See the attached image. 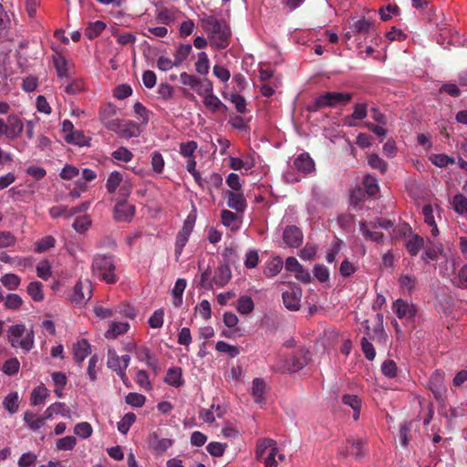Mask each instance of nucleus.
I'll use <instances>...</instances> for the list:
<instances>
[{
	"mask_svg": "<svg viewBox=\"0 0 467 467\" xmlns=\"http://www.w3.org/2000/svg\"><path fill=\"white\" fill-rule=\"evenodd\" d=\"M285 306L289 310H297L300 306V291L294 289L285 291L282 295Z\"/></svg>",
	"mask_w": 467,
	"mask_h": 467,
	"instance_id": "nucleus-23",
	"label": "nucleus"
},
{
	"mask_svg": "<svg viewBox=\"0 0 467 467\" xmlns=\"http://www.w3.org/2000/svg\"><path fill=\"white\" fill-rule=\"evenodd\" d=\"M135 207L122 200L116 203L114 217L119 222H130L134 215Z\"/></svg>",
	"mask_w": 467,
	"mask_h": 467,
	"instance_id": "nucleus-15",
	"label": "nucleus"
},
{
	"mask_svg": "<svg viewBox=\"0 0 467 467\" xmlns=\"http://www.w3.org/2000/svg\"><path fill=\"white\" fill-rule=\"evenodd\" d=\"M204 106L212 112H217L222 109H226V106L212 92H204Z\"/></svg>",
	"mask_w": 467,
	"mask_h": 467,
	"instance_id": "nucleus-26",
	"label": "nucleus"
},
{
	"mask_svg": "<svg viewBox=\"0 0 467 467\" xmlns=\"http://www.w3.org/2000/svg\"><path fill=\"white\" fill-rule=\"evenodd\" d=\"M231 270L226 265H220L216 268L213 281L219 286L225 285L231 279Z\"/></svg>",
	"mask_w": 467,
	"mask_h": 467,
	"instance_id": "nucleus-25",
	"label": "nucleus"
},
{
	"mask_svg": "<svg viewBox=\"0 0 467 467\" xmlns=\"http://www.w3.org/2000/svg\"><path fill=\"white\" fill-rule=\"evenodd\" d=\"M164 381L175 388L183 385L182 369L180 368H170L165 376Z\"/></svg>",
	"mask_w": 467,
	"mask_h": 467,
	"instance_id": "nucleus-29",
	"label": "nucleus"
},
{
	"mask_svg": "<svg viewBox=\"0 0 467 467\" xmlns=\"http://www.w3.org/2000/svg\"><path fill=\"white\" fill-rule=\"evenodd\" d=\"M23 128V123L17 115H9L6 119L5 136L8 139L17 138L22 133Z\"/></svg>",
	"mask_w": 467,
	"mask_h": 467,
	"instance_id": "nucleus-17",
	"label": "nucleus"
},
{
	"mask_svg": "<svg viewBox=\"0 0 467 467\" xmlns=\"http://www.w3.org/2000/svg\"><path fill=\"white\" fill-rule=\"evenodd\" d=\"M19 397L17 392L8 394L4 400L5 409L11 414L16 413L18 410Z\"/></svg>",
	"mask_w": 467,
	"mask_h": 467,
	"instance_id": "nucleus-46",
	"label": "nucleus"
},
{
	"mask_svg": "<svg viewBox=\"0 0 467 467\" xmlns=\"http://www.w3.org/2000/svg\"><path fill=\"white\" fill-rule=\"evenodd\" d=\"M56 239L51 236L47 235L37 241L35 244V252L36 253H44L45 251L48 250L49 248H52L55 246Z\"/></svg>",
	"mask_w": 467,
	"mask_h": 467,
	"instance_id": "nucleus-48",
	"label": "nucleus"
},
{
	"mask_svg": "<svg viewBox=\"0 0 467 467\" xmlns=\"http://www.w3.org/2000/svg\"><path fill=\"white\" fill-rule=\"evenodd\" d=\"M198 148V144L194 140H189L186 142H182L180 144V154L185 158L194 157V152Z\"/></svg>",
	"mask_w": 467,
	"mask_h": 467,
	"instance_id": "nucleus-52",
	"label": "nucleus"
},
{
	"mask_svg": "<svg viewBox=\"0 0 467 467\" xmlns=\"http://www.w3.org/2000/svg\"><path fill=\"white\" fill-rule=\"evenodd\" d=\"M76 444L77 439L74 436H66L57 441L56 447L59 451H70Z\"/></svg>",
	"mask_w": 467,
	"mask_h": 467,
	"instance_id": "nucleus-53",
	"label": "nucleus"
},
{
	"mask_svg": "<svg viewBox=\"0 0 467 467\" xmlns=\"http://www.w3.org/2000/svg\"><path fill=\"white\" fill-rule=\"evenodd\" d=\"M26 331V327L23 324L12 326L7 330L8 341L14 348L20 347L26 351H29L34 345V333L33 330L26 333V337L22 339L21 337Z\"/></svg>",
	"mask_w": 467,
	"mask_h": 467,
	"instance_id": "nucleus-4",
	"label": "nucleus"
},
{
	"mask_svg": "<svg viewBox=\"0 0 467 467\" xmlns=\"http://www.w3.org/2000/svg\"><path fill=\"white\" fill-rule=\"evenodd\" d=\"M91 348L87 339H80L73 345V356L77 363L80 364L90 354Z\"/></svg>",
	"mask_w": 467,
	"mask_h": 467,
	"instance_id": "nucleus-20",
	"label": "nucleus"
},
{
	"mask_svg": "<svg viewBox=\"0 0 467 467\" xmlns=\"http://www.w3.org/2000/svg\"><path fill=\"white\" fill-rule=\"evenodd\" d=\"M27 293L34 301H42L44 299L42 283L38 281L31 282L27 286Z\"/></svg>",
	"mask_w": 467,
	"mask_h": 467,
	"instance_id": "nucleus-39",
	"label": "nucleus"
},
{
	"mask_svg": "<svg viewBox=\"0 0 467 467\" xmlns=\"http://www.w3.org/2000/svg\"><path fill=\"white\" fill-rule=\"evenodd\" d=\"M353 99L352 92L326 91L320 93L306 107L309 112H317L321 109H337L347 106Z\"/></svg>",
	"mask_w": 467,
	"mask_h": 467,
	"instance_id": "nucleus-2",
	"label": "nucleus"
},
{
	"mask_svg": "<svg viewBox=\"0 0 467 467\" xmlns=\"http://www.w3.org/2000/svg\"><path fill=\"white\" fill-rule=\"evenodd\" d=\"M282 268H283L282 259L280 257H274L273 259H271L270 261L267 262V264L265 267V270H264V274L267 277H274L277 274L280 273Z\"/></svg>",
	"mask_w": 467,
	"mask_h": 467,
	"instance_id": "nucleus-34",
	"label": "nucleus"
},
{
	"mask_svg": "<svg viewBox=\"0 0 467 467\" xmlns=\"http://www.w3.org/2000/svg\"><path fill=\"white\" fill-rule=\"evenodd\" d=\"M180 81L182 85L192 88L200 96L204 95V92H212L213 90V85L209 79L202 80L196 76L186 72H182L180 75Z\"/></svg>",
	"mask_w": 467,
	"mask_h": 467,
	"instance_id": "nucleus-7",
	"label": "nucleus"
},
{
	"mask_svg": "<svg viewBox=\"0 0 467 467\" xmlns=\"http://www.w3.org/2000/svg\"><path fill=\"white\" fill-rule=\"evenodd\" d=\"M254 308V304L251 296H242L236 302V309L242 315L250 314Z\"/></svg>",
	"mask_w": 467,
	"mask_h": 467,
	"instance_id": "nucleus-36",
	"label": "nucleus"
},
{
	"mask_svg": "<svg viewBox=\"0 0 467 467\" xmlns=\"http://www.w3.org/2000/svg\"><path fill=\"white\" fill-rule=\"evenodd\" d=\"M124 181L122 174L119 171H112L106 182V189L109 193H114Z\"/></svg>",
	"mask_w": 467,
	"mask_h": 467,
	"instance_id": "nucleus-37",
	"label": "nucleus"
},
{
	"mask_svg": "<svg viewBox=\"0 0 467 467\" xmlns=\"http://www.w3.org/2000/svg\"><path fill=\"white\" fill-rule=\"evenodd\" d=\"M125 401L132 407L141 408L145 404L146 397L137 392H130L126 396Z\"/></svg>",
	"mask_w": 467,
	"mask_h": 467,
	"instance_id": "nucleus-55",
	"label": "nucleus"
},
{
	"mask_svg": "<svg viewBox=\"0 0 467 467\" xmlns=\"http://www.w3.org/2000/svg\"><path fill=\"white\" fill-rule=\"evenodd\" d=\"M156 17L161 24L171 25L174 21V14L168 8H161L157 11Z\"/></svg>",
	"mask_w": 467,
	"mask_h": 467,
	"instance_id": "nucleus-62",
	"label": "nucleus"
},
{
	"mask_svg": "<svg viewBox=\"0 0 467 467\" xmlns=\"http://www.w3.org/2000/svg\"><path fill=\"white\" fill-rule=\"evenodd\" d=\"M54 413L60 414L65 418H72V411L70 408L63 402H55L45 410L46 418L48 420L52 419Z\"/></svg>",
	"mask_w": 467,
	"mask_h": 467,
	"instance_id": "nucleus-22",
	"label": "nucleus"
},
{
	"mask_svg": "<svg viewBox=\"0 0 467 467\" xmlns=\"http://www.w3.org/2000/svg\"><path fill=\"white\" fill-rule=\"evenodd\" d=\"M136 420V415L132 412L126 413L120 421L118 422V431L122 434H127L131 425Z\"/></svg>",
	"mask_w": 467,
	"mask_h": 467,
	"instance_id": "nucleus-44",
	"label": "nucleus"
},
{
	"mask_svg": "<svg viewBox=\"0 0 467 467\" xmlns=\"http://www.w3.org/2000/svg\"><path fill=\"white\" fill-rule=\"evenodd\" d=\"M400 231L404 235L409 232V235L406 238L404 245L410 256H416L420 249L424 247L425 241L423 237L417 234H413L409 224H403Z\"/></svg>",
	"mask_w": 467,
	"mask_h": 467,
	"instance_id": "nucleus-8",
	"label": "nucleus"
},
{
	"mask_svg": "<svg viewBox=\"0 0 467 467\" xmlns=\"http://www.w3.org/2000/svg\"><path fill=\"white\" fill-rule=\"evenodd\" d=\"M2 285L8 290H16L18 288L21 279L16 274H5L0 279Z\"/></svg>",
	"mask_w": 467,
	"mask_h": 467,
	"instance_id": "nucleus-42",
	"label": "nucleus"
},
{
	"mask_svg": "<svg viewBox=\"0 0 467 467\" xmlns=\"http://www.w3.org/2000/svg\"><path fill=\"white\" fill-rule=\"evenodd\" d=\"M47 420L48 419L46 418L45 413L42 416H38L31 411H26L24 414L25 422L33 431L39 430L41 427H43Z\"/></svg>",
	"mask_w": 467,
	"mask_h": 467,
	"instance_id": "nucleus-24",
	"label": "nucleus"
},
{
	"mask_svg": "<svg viewBox=\"0 0 467 467\" xmlns=\"http://www.w3.org/2000/svg\"><path fill=\"white\" fill-rule=\"evenodd\" d=\"M106 27V24L100 20L89 23L85 30V36L93 39L97 37Z\"/></svg>",
	"mask_w": 467,
	"mask_h": 467,
	"instance_id": "nucleus-40",
	"label": "nucleus"
},
{
	"mask_svg": "<svg viewBox=\"0 0 467 467\" xmlns=\"http://www.w3.org/2000/svg\"><path fill=\"white\" fill-rule=\"evenodd\" d=\"M215 348L217 351L228 354L231 358H235L240 354V349L236 346L230 345L224 341H218Z\"/></svg>",
	"mask_w": 467,
	"mask_h": 467,
	"instance_id": "nucleus-49",
	"label": "nucleus"
},
{
	"mask_svg": "<svg viewBox=\"0 0 467 467\" xmlns=\"http://www.w3.org/2000/svg\"><path fill=\"white\" fill-rule=\"evenodd\" d=\"M48 396V389L43 385L35 388L30 396V404L36 406L42 404Z\"/></svg>",
	"mask_w": 467,
	"mask_h": 467,
	"instance_id": "nucleus-33",
	"label": "nucleus"
},
{
	"mask_svg": "<svg viewBox=\"0 0 467 467\" xmlns=\"http://www.w3.org/2000/svg\"><path fill=\"white\" fill-rule=\"evenodd\" d=\"M20 363L16 358L7 359L3 365V372L12 376L18 372Z\"/></svg>",
	"mask_w": 467,
	"mask_h": 467,
	"instance_id": "nucleus-63",
	"label": "nucleus"
},
{
	"mask_svg": "<svg viewBox=\"0 0 467 467\" xmlns=\"http://www.w3.org/2000/svg\"><path fill=\"white\" fill-rule=\"evenodd\" d=\"M266 384L263 379L255 378L252 383V395L254 401L262 403L265 400Z\"/></svg>",
	"mask_w": 467,
	"mask_h": 467,
	"instance_id": "nucleus-27",
	"label": "nucleus"
},
{
	"mask_svg": "<svg viewBox=\"0 0 467 467\" xmlns=\"http://www.w3.org/2000/svg\"><path fill=\"white\" fill-rule=\"evenodd\" d=\"M53 65L59 78L68 77L67 61L62 54L56 53V55L53 56Z\"/></svg>",
	"mask_w": 467,
	"mask_h": 467,
	"instance_id": "nucleus-32",
	"label": "nucleus"
},
{
	"mask_svg": "<svg viewBox=\"0 0 467 467\" xmlns=\"http://www.w3.org/2000/svg\"><path fill=\"white\" fill-rule=\"evenodd\" d=\"M194 221L188 217L183 223L182 230L178 233L175 242L174 254L176 260L182 255L183 247L186 245L193 229Z\"/></svg>",
	"mask_w": 467,
	"mask_h": 467,
	"instance_id": "nucleus-9",
	"label": "nucleus"
},
{
	"mask_svg": "<svg viewBox=\"0 0 467 467\" xmlns=\"http://www.w3.org/2000/svg\"><path fill=\"white\" fill-rule=\"evenodd\" d=\"M190 44H180L174 54L175 67L180 66L190 55L192 51Z\"/></svg>",
	"mask_w": 467,
	"mask_h": 467,
	"instance_id": "nucleus-41",
	"label": "nucleus"
},
{
	"mask_svg": "<svg viewBox=\"0 0 467 467\" xmlns=\"http://www.w3.org/2000/svg\"><path fill=\"white\" fill-rule=\"evenodd\" d=\"M373 28V22L368 19H359L353 24L354 34L366 35Z\"/></svg>",
	"mask_w": 467,
	"mask_h": 467,
	"instance_id": "nucleus-45",
	"label": "nucleus"
},
{
	"mask_svg": "<svg viewBox=\"0 0 467 467\" xmlns=\"http://www.w3.org/2000/svg\"><path fill=\"white\" fill-rule=\"evenodd\" d=\"M310 360V353L307 349L300 348L288 359V369L296 372L305 368Z\"/></svg>",
	"mask_w": 467,
	"mask_h": 467,
	"instance_id": "nucleus-10",
	"label": "nucleus"
},
{
	"mask_svg": "<svg viewBox=\"0 0 467 467\" xmlns=\"http://www.w3.org/2000/svg\"><path fill=\"white\" fill-rule=\"evenodd\" d=\"M226 448V443L217 441H212L206 446L207 451L213 457H222Z\"/></svg>",
	"mask_w": 467,
	"mask_h": 467,
	"instance_id": "nucleus-58",
	"label": "nucleus"
},
{
	"mask_svg": "<svg viewBox=\"0 0 467 467\" xmlns=\"http://www.w3.org/2000/svg\"><path fill=\"white\" fill-rule=\"evenodd\" d=\"M392 309L400 319H411L417 313L416 306L413 304H409L403 299H397L393 303Z\"/></svg>",
	"mask_w": 467,
	"mask_h": 467,
	"instance_id": "nucleus-12",
	"label": "nucleus"
},
{
	"mask_svg": "<svg viewBox=\"0 0 467 467\" xmlns=\"http://www.w3.org/2000/svg\"><path fill=\"white\" fill-rule=\"evenodd\" d=\"M363 184L368 195L374 196L379 192V184L377 179L372 175H366L363 180Z\"/></svg>",
	"mask_w": 467,
	"mask_h": 467,
	"instance_id": "nucleus-51",
	"label": "nucleus"
},
{
	"mask_svg": "<svg viewBox=\"0 0 467 467\" xmlns=\"http://www.w3.org/2000/svg\"><path fill=\"white\" fill-rule=\"evenodd\" d=\"M452 207L459 214L467 213V198L462 194H456L452 199Z\"/></svg>",
	"mask_w": 467,
	"mask_h": 467,
	"instance_id": "nucleus-54",
	"label": "nucleus"
},
{
	"mask_svg": "<svg viewBox=\"0 0 467 467\" xmlns=\"http://www.w3.org/2000/svg\"><path fill=\"white\" fill-rule=\"evenodd\" d=\"M418 279L413 275L402 274L399 278V285L403 291L411 295L416 288Z\"/></svg>",
	"mask_w": 467,
	"mask_h": 467,
	"instance_id": "nucleus-30",
	"label": "nucleus"
},
{
	"mask_svg": "<svg viewBox=\"0 0 467 467\" xmlns=\"http://www.w3.org/2000/svg\"><path fill=\"white\" fill-rule=\"evenodd\" d=\"M210 68L209 58L205 52L198 54V59L195 63V70L200 75L205 76L208 74Z\"/></svg>",
	"mask_w": 467,
	"mask_h": 467,
	"instance_id": "nucleus-43",
	"label": "nucleus"
},
{
	"mask_svg": "<svg viewBox=\"0 0 467 467\" xmlns=\"http://www.w3.org/2000/svg\"><path fill=\"white\" fill-rule=\"evenodd\" d=\"M359 231L367 240H370L378 244L383 241L384 234L380 232H373L369 230L365 222H360Z\"/></svg>",
	"mask_w": 467,
	"mask_h": 467,
	"instance_id": "nucleus-38",
	"label": "nucleus"
},
{
	"mask_svg": "<svg viewBox=\"0 0 467 467\" xmlns=\"http://www.w3.org/2000/svg\"><path fill=\"white\" fill-rule=\"evenodd\" d=\"M342 403L353 410V418L355 420H358L360 413L361 400L357 395L344 394L342 396Z\"/></svg>",
	"mask_w": 467,
	"mask_h": 467,
	"instance_id": "nucleus-28",
	"label": "nucleus"
},
{
	"mask_svg": "<svg viewBox=\"0 0 467 467\" xmlns=\"http://www.w3.org/2000/svg\"><path fill=\"white\" fill-rule=\"evenodd\" d=\"M283 240L289 247H299L303 243V233L296 225H288L284 229Z\"/></svg>",
	"mask_w": 467,
	"mask_h": 467,
	"instance_id": "nucleus-11",
	"label": "nucleus"
},
{
	"mask_svg": "<svg viewBox=\"0 0 467 467\" xmlns=\"http://www.w3.org/2000/svg\"><path fill=\"white\" fill-rule=\"evenodd\" d=\"M442 253V245L440 243L428 240L425 252L421 255V260L428 264L430 261H437Z\"/></svg>",
	"mask_w": 467,
	"mask_h": 467,
	"instance_id": "nucleus-19",
	"label": "nucleus"
},
{
	"mask_svg": "<svg viewBox=\"0 0 467 467\" xmlns=\"http://www.w3.org/2000/svg\"><path fill=\"white\" fill-rule=\"evenodd\" d=\"M107 130L117 133L122 139H130L140 135L139 126L131 120L119 119L107 122Z\"/></svg>",
	"mask_w": 467,
	"mask_h": 467,
	"instance_id": "nucleus-6",
	"label": "nucleus"
},
{
	"mask_svg": "<svg viewBox=\"0 0 467 467\" xmlns=\"http://www.w3.org/2000/svg\"><path fill=\"white\" fill-rule=\"evenodd\" d=\"M92 432L93 429L87 421L79 422L74 428V433L83 439L90 437Z\"/></svg>",
	"mask_w": 467,
	"mask_h": 467,
	"instance_id": "nucleus-56",
	"label": "nucleus"
},
{
	"mask_svg": "<svg viewBox=\"0 0 467 467\" xmlns=\"http://www.w3.org/2000/svg\"><path fill=\"white\" fill-rule=\"evenodd\" d=\"M23 304L21 296L17 294H8L5 299V306L10 310L18 309Z\"/></svg>",
	"mask_w": 467,
	"mask_h": 467,
	"instance_id": "nucleus-57",
	"label": "nucleus"
},
{
	"mask_svg": "<svg viewBox=\"0 0 467 467\" xmlns=\"http://www.w3.org/2000/svg\"><path fill=\"white\" fill-rule=\"evenodd\" d=\"M149 444L155 453L162 454L173 444V441L168 438H160L154 432L150 435Z\"/></svg>",
	"mask_w": 467,
	"mask_h": 467,
	"instance_id": "nucleus-18",
	"label": "nucleus"
},
{
	"mask_svg": "<svg viewBox=\"0 0 467 467\" xmlns=\"http://www.w3.org/2000/svg\"><path fill=\"white\" fill-rule=\"evenodd\" d=\"M107 366L115 372L122 369L120 358L113 348L108 349Z\"/></svg>",
	"mask_w": 467,
	"mask_h": 467,
	"instance_id": "nucleus-50",
	"label": "nucleus"
},
{
	"mask_svg": "<svg viewBox=\"0 0 467 467\" xmlns=\"http://www.w3.org/2000/svg\"><path fill=\"white\" fill-rule=\"evenodd\" d=\"M130 328L129 323L113 322L108 331L105 333L107 338H115L118 336L126 333Z\"/></svg>",
	"mask_w": 467,
	"mask_h": 467,
	"instance_id": "nucleus-35",
	"label": "nucleus"
},
{
	"mask_svg": "<svg viewBox=\"0 0 467 467\" xmlns=\"http://www.w3.org/2000/svg\"><path fill=\"white\" fill-rule=\"evenodd\" d=\"M115 269L113 255L97 254L94 256L91 265L92 273L107 284H115L118 281Z\"/></svg>",
	"mask_w": 467,
	"mask_h": 467,
	"instance_id": "nucleus-3",
	"label": "nucleus"
},
{
	"mask_svg": "<svg viewBox=\"0 0 467 467\" xmlns=\"http://www.w3.org/2000/svg\"><path fill=\"white\" fill-rule=\"evenodd\" d=\"M224 195L227 198V206L229 208L235 210L237 213H244L245 211L247 202L244 193L226 191Z\"/></svg>",
	"mask_w": 467,
	"mask_h": 467,
	"instance_id": "nucleus-16",
	"label": "nucleus"
},
{
	"mask_svg": "<svg viewBox=\"0 0 467 467\" xmlns=\"http://www.w3.org/2000/svg\"><path fill=\"white\" fill-rule=\"evenodd\" d=\"M428 388L432 392L435 400L441 406L445 405L447 398V387L445 385V373L442 370H435L428 380Z\"/></svg>",
	"mask_w": 467,
	"mask_h": 467,
	"instance_id": "nucleus-5",
	"label": "nucleus"
},
{
	"mask_svg": "<svg viewBox=\"0 0 467 467\" xmlns=\"http://www.w3.org/2000/svg\"><path fill=\"white\" fill-rule=\"evenodd\" d=\"M135 356L138 360L145 362L154 372L160 370L159 361L147 347H134Z\"/></svg>",
	"mask_w": 467,
	"mask_h": 467,
	"instance_id": "nucleus-14",
	"label": "nucleus"
},
{
	"mask_svg": "<svg viewBox=\"0 0 467 467\" xmlns=\"http://www.w3.org/2000/svg\"><path fill=\"white\" fill-rule=\"evenodd\" d=\"M117 109L116 107L109 104L107 105L100 112H99V119L103 124V126L107 129V122L108 121H114L117 119H114L113 117L116 115Z\"/></svg>",
	"mask_w": 467,
	"mask_h": 467,
	"instance_id": "nucleus-47",
	"label": "nucleus"
},
{
	"mask_svg": "<svg viewBox=\"0 0 467 467\" xmlns=\"http://www.w3.org/2000/svg\"><path fill=\"white\" fill-rule=\"evenodd\" d=\"M164 311L161 308L155 310L149 318V325L152 328H160L163 325Z\"/></svg>",
	"mask_w": 467,
	"mask_h": 467,
	"instance_id": "nucleus-61",
	"label": "nucleus"
},
{
	"mask_svg": "<svg viewBox=\"0 0 467 467\" xmlns=\"http://www.w3.org/2000/svg\"><path fill=\"white\" fill-rule=\"evenodd\" d=\"M201 26L208 35L212 47L217 49L226 48L230 44L231 29L224 20L217 19L214 16H203Z\"/></svg>",
	"mask_w": 467,
	"mask_h": 467,
	"instance_id": "nucleus-1",
	"label": "nucleus"
},
{
	"mask_svg": "<svg viewBox=\"0 0 467 467\" xmlns=\"http://www.w3.org/2000/svg\"><path fill=\"white\" fill-rule=\"evenodd\" d=\"M381 372L389 379H393L397 376V365L391 359L385 360L381 365Z\"/></svg>",
	"mask_w": 467,
	"mask_h": 467,
	"instance_id": "nucleus-60",
	"label": "nucleus"
},
{
	"mask_svg": "<svg viewBox=\"0 0 467 467\" xmlns=\"http://www.w3.org/2000/svg\"><path fill=\"white\" fill-rule=\"evenodd\" d=\"M368 164L373 170H378L381 174H385L389 170V164L376 153H370L367 157Z\"/></svg>",
	"mask_w": 467,
	"mask_h": 467,
	"instance_id": "nucleus-31",
	"label": "nucleus"
},
{
	"mask_svg": "<svg viewBox=\"0 0 467 467\" xmlns=\"http://www.w3.org/2000/svg\"><path fill=\"white\" fill-rule=\"evenodd\" d=\"M91 297V284L88 281H78L73 290L71 300L76 304H82Z\"/></svg>",
	"mask_w": 467,
	"mask_h": 467,
	"instance_id": "nucleus-13",
	"label": "nucleus"
},
{
	"mask_svg": "<svg viewBox=\"0 0 467 467\" xmlns=\"http://www.w3.org/2000/svg\"><path fill=\"white\" fill-rule=\"evenodd\" d=\"M294 167L298 171L310 173L315 170V163L308 153H302L294 161Z\"/></svg>",
	"mask_w": 467,
	"mask_h": 467,
	"instance_id": "nucleus-21",
	"label": "nucleus"
},
{
	"mask_svg": "<svg viewBox=\"0 0 467 467\" xmlns=\"http://www.w3.org/2000/svg\"><path fill=\"white\" fill-rule=\"evenodd\" d=\"M112 157L120 161L129 162L132 160V152L125 147H119L112 152Z\"/></svg>",
	"mask_w": 467,
	"mask_h": 467,
	"instance_id": "nucleus-64",
	"label": "nucleus"
},
{
	"mask_svg": "<svg viewBox=\"0 0 467 467\" xmlns=\"http://www.w3.org/2000/svg\"><path fill=\"white\" fill-rule=\"evenodd\" d=\"M133 109L137 119L140 120L142 124L149 122L150 111L140 102L137 101L133 106Z\"/></svg>",
	"mask_w": 467,
	"mask_h": 467,
	"instance_id": "nucleus-59",
	"label": "nucleus"
}]
</instances>
